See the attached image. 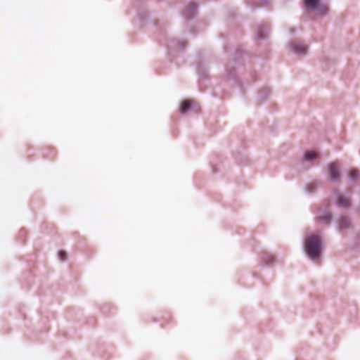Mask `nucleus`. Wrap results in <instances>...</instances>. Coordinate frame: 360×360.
<instances>
[{
    "instance_id": "obj_1",
    "label": "nucleus",
    "mask_w": 360,
    "mask_h": 360,
    "mask_svg": "<svg viewBox=\"0 0 360 360\" xmlns=\"http://www.w3.org/2000/svg\"><path fill=\"white\" fill-rule=\"evenodd\" d=\"M303 251L306 257L314 262H319L325 248L324 238L321 232L306 234L302 243Z\"/></svg>"
},
{
    "instance_id": "obj_2",
    "label": "nucleus",
    "mask_w": 360,
    "mask_h": 360,
    "mask_svg": "<svg viewBox=\"0 0 360 360\" xmlns=\"http://www.w3.org/2000/svg\"><path fill=\"white\" fill-rule=\"evenodd\" d=\"M246 52L238 49H236L232 58V62L226 65V77L233 81L234 85L240 89L242 95H244L245 88L238 77L236 68L244 65V57Z\"/></svg>"
},
{
    "instance_id": "obj_3",
    "label": "nucleus",
    "mask_w": 360,
    "mask_h": 360,
    "mask_svg": "<svg viewBox=\"0 0 360 360\" xmlns=\"http://www.w3.org/2000/svg\"><path fill=\"white\" fill-rule=\"evenodd\" d=\"M154 25L160 30V34L165 39V45L167 49L169 60H173L177 53L184 52L187 43L184 41H180L174 38L167 39L165 32L159 27L158 22H154Z\"/></svg>"
},
{
    "instance_id": "obj_4",
    "label": "nucleus",
    "mask_w": 360,
    "mask_h": 360,
    "mask_svg": "<svg viewBox=\"0 0 360 360\" xmlns=\"http://www.w3.org/2000/svg\"><path fill=\"white\" fill-rule=\"evenodd\" d=\"M195 68L199 77L198 87L200 91H205L209 84L210 75L207 64L203 58L199 57L196 61Z\"/></svg>"
},
{
    "instance_id": "obj_5",
    "label": "nucleus",
    "mask_w": 360,
    "mask_h": 360,
    "mask_svg": "<svg viewBox=\"0 0 360 360\" xmlns=\"http://www.w3.org/2000/svg\"><path fill=\"white\" fill-rule=\"evenodd\" d=\"M305 10L314 13L319 16H324L328 14L329 8L321 0H303Z\"/></svg>"
},
{
    "instance_id": "obj_6",
    "label": "nucleus",
    "mask_w": 360,
    "mask_h": 360,
    "mask_svg": "<svg viewBox=\"0 0 360 360\" xmlns=\"http://www.w3.org/2000/svg\"><path fill=\"white\" fill-rule=\"evenodd\" d=\"M335 221L340 233L354 229L352 218L349 215H340Z\"/></svg>"
},
{
    "instance_id": "obj_7",
    "label": "nucleus",
    "mask_w": 360,
    "mask_h": 360,
    "mask_svg": "<svg viewBox=\"0 0 360 360\" xmlns=\"http://www.w3.org/2000/svg\"><path fill=\"white\" fill-rule=\"evenodd\" d=\"M328 179L331 182L336 183L340 179V167L338 162H330L328 165Z\"/></svg>"
},
{
    "instance_id": "obj_8",
    "label": "nucleus",
    "mask_w": 360,
    "mask_h": 360,
    "mask_svg": "<svg viewBox=\"0 0 360 360\" xmlns=\"http://www.w3.org/2000/svg\"><path fill=\"white\" fill-rule=\"evenodd\" d=\"M289 48L292 53L299 56L307 54L309 47L301 41H292L289 42Z\"/></svg>"
},
{
    "instance_id": "obj_9",
    "label": "nucleus",
    "mask_w": 360,
    "mask_h": 360,
    "mask_svg": "<svg viewBox=\"0 0 360 360\" xmlns=\"http://www.w3.org/2000/svg\"><path fill=\"white\" fill-rule=\"evenodd\" d=\"M180 113L185 115L188 112L198 113L196 103L192 99H184L179 103Z\"/></svg>"
},
{
    "instance_id": "obj_10",
    "label": "nucleus",
    "mask_w": 360,
    "mask_h": 360,
    "mask_svg": "<svg viewBox=\"0 0 360 360\" xmlns=\"http://www.w3.org/2000/svg\"><path fill=\"white\" fill-rule=\"evenodd\" d=\"M270 27L266 23H262L257 28V33L255 36V41H267L269 39V32Z\"/></svg>"
},
{
    "instance_id": "obj_11",
    "label": "nucleus",
    "mask_w": 360,
    "mask_h": 360,
    "mask_svg": "<svg viewBox=\"0 0 360 360\" xmlns=\"http://www.w3.org/2000/svg\"><path fill=\"white\" fill-rule=\"evenodd\" d=\"M144 0H135L134 2V6L136 7L137 9V15L139 18V20L141 23H146L148 22V20L150 18V14L149 12L143 8H139V6H141Z\"/></svg>"
},
{
    "instance_id": "obj_12",
    "label": "nucleus",
    "mask_w": 360,
    "mask_h": 360,
    "mask_svg": "<svg viewBox=\"0 0 360 360\" xmlns=\"http://www.w3.org/2000/svg\"><path fill=\"white\" fill-rule=\"evenodd\" d=\"M260 264L263 266H273L276 262L275 257L268 252L263 251L259 254Z\"/></svg>"
},
{
    "instance_id": "obj_13",
    "label": "nucleus",
    "mask_w": 360,
    "mask_h": 360,
    "mask_svg": "<svg viewBox=\"0 0 360 360\" xmlns=\"http://www.w3.org/2000/svg\"><path fill=\"white\" fill-rule=\"evenodd\" d=\"M197 11L198 5L193 2L189 3L184 12V18L188 20H193L197 14Z\"/></svg>"
},
{
    "instance_id": "obj_14",
    "label": "nucleus",
    "mask_w": 360,
    "mask_h": 360,
    "mask_svg": "<svg viewBox=\"0 0 360 360\" xmlns=\"http://www.w3.org/2000/svg\"><path fill=\"white\" fill-rule=\"evenodd\" d=\"M316 153L313 150L305 152L302 156V160L305 162L313 163L319 159Z\"/></svg>"
},
{
    "instance_id": "obj_15",
    "label": "nucleus",
    "mask_w": 360,
    "mask_h": 360,
    "mask_svg": "<svg viewBox=\"0 0 360 360\" xmlns=\"http://www.w3.org/2000/svg\"><path fill=\"white\" fill-rule=\"evenodd\" d=\"M333 219V213L327 210H324L321 212L320 216V220L325 224H330Z\"/></svg>"
},
{
    "instance_id": "obj_16",
    "label": "nucleus",
    "mask_w": 360,
    "mask_h": 360,
    "mask_svg": "<svg viewBox=\"0 0 360 360\" xmlns=\"http://www.w3.org/2000/svg\"><path fill=\"white\" fill-rule=\"evenodd\" d=\"M335 202L338 206L341 207L343 209H348L351 205L350 200L344 195H338Z\"/></svg>"
},
{
    "instance_id": "obj_17",
    "label": "nucleus",
    "mask_w": 360,
    "mask_h": 360,
    "mask_svg": "<svg viewBox=\"0 0 360 360\" xmlns=\"http://www.w3.org/2000/svg\"><path fill=\"white\" fill-rule=\"evenodd\" d=\"M271 93V90L269 87H264L258 91V98L259 101L262 102L264 101Z\"/></svg>"
},
{
    "instance_id": "obj_18",
    "label": "nucleus",
    "mask_w": 360,
    "mask_h": 360,
    "mask_svg": "<svg viewBox=\"0 0 360 360\" xmlns=\"http://www.w3.org/2000/svg\"><path fill=\"white\" fill-rule=\"evenodd\" d=\"M234 158L238 165H243L248 161L247 156L245 155L244 153L240 150L237 151V153L234 155Z\"/></svg>"
},
{
    "instance_id": "obj_19",
    "label": "nucleus",
    "mask_w": 360,
    "mask_h": 360,
    "mask_svg": "<svg viewBox=\"0 0 360 360\" xmlns=\"http://www.w3.org/2000/svg\"><path fill=\"white\" fill-rule=\"evenodd\" d=\"M360 175L359 171L357 169L347 171V176L352 182H355L359 179Z\"/></svg>"
},
{
    "instance_id": "obj_20",
    "label": "nucleus",
    "mask_w": 360,
    "mask_h": 360,
    "mask_svg": "<svg viewBox=\"0 0 360 360\" xmlns=\"http://www.w3.org/2000/svg\"><path fill=\"white\" fill-rule=\"evenodd\" d=\"M316 184L314 183L307 184L305 185V191L308 193H312L316 191Z\"/></svg>"
},
{
    "instance_id": "obj_21",
    "label": "nucleus",
    "mask_w": 360,
    "mask_h": 360,
    "mask_svg": "<svg viewBox=\"0 0 360 360\" xmlns=\"http://www.w3.org/2000/svg\"><path fill=\"white\" fill-rule=\"evenodd\" d=\"M26 236H27V231L25 229H21L19 231V233H18V240L21 243H23L26 240Z\"/></svg>"
},
{
    "instance_id": "obj_22",
    "label": "nucleus",
    "mask_w": 360,
    "mask_h": 360,
    "mask_svg": "<svg viewBox=\"0 0 360 360\" xmlns=\"http://www.w3.org/2000/svg\"><path fill=\"white\" fill-rule=\"evenodd\" d=\"M57 255H58V259L61 261V262H64L68 258V253L65 250H59L57 253Z\"/></svg>"
},
{
    "instance_id": "obj_23",
    "label": "nucleus",
    "mask_w": 360,
    "mask_h": 360,
    "mask_svg": "<svg viewBox=\"0 0 360 360\" xmlns=\"http://www.w3.org/2000/svg\"><path fill=\"white\" fill-rule=\"evenodd\" d=\"M250 77H251V78L252 79V82H255L257 79V73H256L255 71H253V72H252L250 73Z\"/></svg>"
},
{
    "instance_id": "obj_24",
    "label": "nucleus",
    "mask_w": 360,
    "mask_h": 360,
    "mask_svg": "<svg viewBox=\"0 0 360 360\" xmlns=\"http://www.w3.org/2000/svg\"><path fill=\"white\" fill-rule=\"evenodd\" d=\"M56 155V151L54 149H50V155H46L48 156L49 158H52L55 156Z\"/></svg>"
},
{
    "instance_id": "obj_25",
    "label": "nucleus",
    "mask_w": 360,
    "mask_h": 360,
    "mask_svg": "<svg viewBox=\"0 0 360 360\" xmlns=\"http://www.w3.org/2000/svg\"><path fill=\"white\" fill-rule=\"evenodd\" d=\"M212 169L214 174H216L219 172L217 165H212Z\"/></svg>"
},
{
    "instance_id": "obj_26",
    "label": "nucleus",
    "mask_w": 360,
    "mask_h": 360,
    "mask_svg": "<svg viewBox=\"0 0 360 360\" xmlns=\"http://www.w3.org/2000/svg\"><path fill=\"white\" fill-rule=\"evenodd\" d=\"M290 34H295V30L292 29V28H290Z\"/></svg>"
},
{
    "instance_id": "obj_27",
    "label": "nucleus",
    "mask_w": 360,
    "mask_h": 360,
    "mask_svg": "<svg viewBox=\"0 0 360 360\" xmlns=\"http://www.w3.org/2000/svg\"><path fill=\"white\" fill-rule=\"evenodd\" d=\"M101 311L103 313H107L108 311L105 310V307H103L102 309H101Z\"/></svg>"
},
{
    "instance_id": "obj_28",
    "label": "nucleus",
    "mask_w": 360,
    "mask_h": 360,
    "mask_svg": "<svg viewBox=\"0 0 360 360\" xmlns=\"http://www.w3.org/2000/svg\"><path fill=\"white\" fill-rule=\"evenodd\" d=\"M262 2H266L267 0H260Z\"/></svg>"
},
{
    "instance_id": "obj_29",
    "label": "nucleus",
    "mask_w": 360,
    "mask_h": 360,
    "mask_svg": "<svg viewBox=\"0 0 360 360\" xmlns=\"http://www.w3.org/2000/svg\"><path fill=\"white\" fill-rule=\"evenodd\" d=\"M266 51V50L264 49V51H261V53H263V52L265 53Z\"/></svg>"
}]
</instances>
